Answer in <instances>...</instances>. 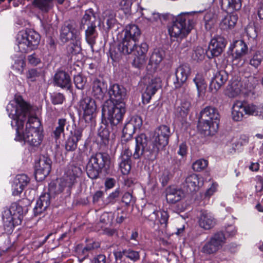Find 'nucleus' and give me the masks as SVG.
Wrapping results in <instances>:
<instances>
[{"label":"nucleus","mask_w":263,"mask_h":263,"mask_svg":"<svg viewBox=\"0 0 263 263\" xmlns=\"http://www.w3.org/2000/svg\"><path fill=\"white\" fill-rule=\"evenodd\" d=\"M29 109V105L20 96L15 98V100L7 107L9 117L13 120L11 125L13 126L14 124L16 126L15 140L24 141L30 145L37 146L41 144L43 138L42 133L39 129L41 125L39 119L36 117L29 116L25 132L23 130Z\"/></svg>","instance_id":"nucleus-1"},{"label":"nucleus","mask_w":263,"mask_h":263,"mask_svg":"<svg viewBox=\"0 0 263 263\" xmlns=\"http://www.w3.org/2000/svg\"><path fill=\"white\" fill-rule=\"evenodd\" d=\"M220 115L216 108L206 106L200 113L198 127L205 135H214L218 128Z\"/></svg>","instance_id":"nucleus-2"},{"label":"nucleus","mask_w":263,"mask_h":263,"mask_svg":"<svg viewBox=\"0 0 263 263\" xmlns=\"http://www.w3.org/2000/svg\"><path fill=\"white\" fill-rule=\"evenodd\" d=\"M125 102L119 103H113L112 101H106L102 106V115L106 117L112 126H117L123 120L126 112Z\"/></svg>","instance_id":"nucleus-3"},{"label":"nucleus","mask_w":263,"mask_h":263,"mask_svg":"<svg viewBox=\"0 0 263 263\" xmlns=\"http://www.w3.org/2000/svg\"><path fill=\"white\" fill-rule=\"evenodd\" d=\"M140 31L137 25H129L124 30V37L119 44L118 49L123 54H129L134 50V47L140 35Z\"/></svg>","instance_id":"nucleus-4"},{"label":"nucleus","mask_w":263,"mask_h":263,"mask_svg":"<svg viewBox=\"0 0 263 263\" xmlns=\"http://www.w3.org/2000/svg\"><path fill=\"white\" fill-rule=\"evenodd\" d=\"M23 213L22 206L16 202L12 203L9 209L3 212V220L6 231L11 232L16 226L21 223Z\"/></svg>","instance_id":"nucleus-5"},{"label":"nucleus","mask_w":263,"mask_h":263,"mask_svg":"<svg viewBox=\"0 0 263 263\" xmlns=\"http://www.w3.org/2000/svg\"><path fill=\"white\" fill-rule=\"evenodd\" d=\"M40 41V35L33 30L20 31L16 36L17 44L21 52L27 53L35 49Z\"/></svg>","instance_id":"nucleus-6"},{"label":"nucleus","mask_w":263,"mask_h":263,"mask_svg":"<svg viewBox=\"0 0 263 263\" xmlns=\"http://www.w3.org/2000/svg\"><path fill=\"white\" fill-rule=\"evenodd\" d=\"M194 22L185 15L177 17L172 25L168 28V32L171 37L182 39L190 32L193 28Z\"/></svg>","instance_id":"nucleus-7"},{"label":"nucleus","mask_w":263,"mask_h":263,"mask_svg":"<svg viewBox=\"0 0 263 263\" xmlns=\"http://www.w3.org/2000/svg\"><path fill=\"white\" fill-rule=\"evenodd\" d=\"M109 164L110 160L107 155L97 153L92 155L86 166L88 176L92 179L97 178L100 171L103 168L107 170Z\"/></svg>","instance_id":"nucleus-8"},{"label":"nucleus","mask_w":263,"mask_h":263,"mask_svg":"<svg viewBox=\"0 0 263 263\" xmlns=\"http://www.w3.org/2000/svg\"><path fill=\"white\" fill-rule=\"evenodd\" d=\"M82 173L81 168L78 166L71 165L67 170L64 176L61 179L59 184V189L55 191L59 194L62 192L65 189L69 191L74 183L76 180Z\"/></svg>","instance_id":"nucleus-9"},{"label":"nucleus","mask_w":263,"mask_h":263,"mask_svg":"<svg viewBox=\"0 0 263 263\" xmlns=\"http://www.w3.org/2000/svg\"><path fill=\"white\" fill-rule=\"evenodd\" d=\"M136 147L133 157L135 159H139L145 152L149 153H157L154 143L151 142L144 134H141L136 138Z\"/></svg>","instance_id":"nucleus-10"},{"label":"nucleus","mask_w":263,"mask_h":263,"mask_svg":"<svg viewBox=\"0 0 263 263\" xmlns=\"http://www.w3.org/2000/svg\"><path fill=\"white\" fill-rule=\"evenodd\" d=\"M226 237L222 232L214 233L203 246L201 251L208 254L216 253L226 243Z\"/></svg>","instance_id":"nucleus-11"},{"label":"nucleus","mask_w":263,"mask_h":263,"mask_svg":"<svg viewBox=\"0 0 263 263\" xmlns=\"http://www.w3.org/2000/svg\"><path fill=\"white\" fill-rule=\"evenodd\" d=\"M79 107L83 111V118L86 122H91L96 116L97 105L89 97L83 98L79 102Z\"/></svg>","instance_id":"nucleus-12"},{"label":"nucleus","mask_w":263,"mask_h":263,"mask_svg":"<svg viewBox=\"0 0 263 263\" xmlns=\"http://www.w3.org/2000/svg\"><path fill=\"white\" fill-rule=\"evenodd\" d=\"M170 135V129L166 125H161L156 129L153 138L154 143L157 152L163 149L168 144Z\"/></svg>","instance_id":"nucleus-13"},{"label":"nucleus","mask_w":263,"mask_h":263,"mask_svg":"<svg viewBox=\"0 0 263 263\" xmlns=\"http://www.w3.org/2000/svg\"><path fill=\"white\" fill-rule=\"evenodd\" d=\"M51 161L47 157L40 158L37 166H36L35 177L36 180L41 181L48 175L51 171Z\"/></svg>","instance_id":"nucleus-14"},{"label":"nucleus","mask_w":263,"mask_h":263,"mask_svg":"<svg viewBox=\"0 0 263 263\" xmlns=\"http://www.w3.org/2000/svg\"><path fill=\"white\" fill-rule=\"evenodd\" d=\"M61 38L63 42L69 40H79V32L76 29V25L73 22H67L62 26L61 31Z\"/></svg>","instance_id":"nucleus-15"},{"label":"nucleus","mask_w":263,"mask_h":263,"mask_svg":"<svg viewBox=\"0 0 263 263\" xmlns=\"http://www.w3.org/2000/svg\"><path fill=\"white\" fill-rule=\"evenodd\" d=\"M132 152L128 146H125L118 159L119 166L121 173L123 175L128 174L131 169L130 157Z\"/></svg>","instance_id":"nucleus-16"},{"label":"nucleus","mask_w":263,"mask_h":263,"mask_svg":"<svg viewBox=\"0 0 263 263\" xmlns=\"http://www.w3.org/2000/svg\"><path fill=\"white\" fill-rule=\"evenodd\" d=\"M148 45L145 43H142L140 46L134 47V52L135 57L133 60V65L137 68L141 67L146 62V54L148 51Z\"/></svg>","instance_id":"nucleus-17"},{"label":"nucleus","mask_w":263,"mask_h":263,"mask_svg":"<svg viewBox=\"0 0 263 263\" xmlns=\"http://www.w3.org/2000/svg\"><path fill=\"white\" fill-rule=\"evenodd\" d=\"M191 74V68L187 64H184L178 67L176 70V81L174 84L176 88L181 87L186 81Z\"/></svg>","instance_id":"nucleus-18"},{"label":"nucleus","mask_w":263,"mask_h":263,"mask_svg":"<svg viewBox=\"0 0 263 263\" xmlns=\"http://www.w3.org/2000/svg\"><path fill=\"white\" fill-rule=\"evenodd\" d=\"M108 94L110 99L107 101H112L113 103H119L121 102H125L126 91L122 86L114 84L109 87Z\"/></svg>","instance_id":"nucleus-19"},{"label":"nucleus","mask_w":263,"mask_h":263,"mask_svg":"<svg viewBox=\"0 0 263 263\" xmlns=\"http://www.w3.org/2000/svg\"><path fill=\"white\" fill-rule=\"evenodd\" d=\"M226 45V41L224 37L216 35L211 39L208 49L212 57H217L222 52Z\"/></svg>","instance_id":"nucleus-20"},{"label":"nucleus","mask_w":263,"mask_h":263,"mask_svg":"<svg viewBox=\"0 0 263 263\" xmlns=\"http://www.w3.org/2000/svg\"><path fill=\"white\" fill-rule=\"evenodd\" d=\"M198 222L200 228L208 230L215 226L216 220L211 212L201 210L198 216Z\"/></svg>","instance_id":"nucleus-21"},{"label":"nucleus","mask_w":263,"mask_h":263,"mask_svg":"<svg viewBox=\"0 0 263 263\" xmlns=\"http://www.w3.org/2000/svg\"><path fill=\"white\" fill-rule=\"evenodd\" d=\"M161 79L158 77L153 78L148 81L146 89L142 94V99L144 102L147 103L149 102L152 96L161 87Z\"/></svg>","instance_id":"nucleus-22"},{"label":"nucleus","mask_w":263,"mask_h":263,"mask_svg":"<svg viewBox=\"0 0 263 263\" xmlns=\"http://www.w3.org/2000/svg\"><path fill=\"white\" fill-rule=\"evenodd\" d=\"M228 73L224 70L217 72L212 79L209 89L212 93H216L227 82Z\"/></svg>","instance_id":"nucleus-23"},{"label":"nucleus","mask_w":263,"mask_h":263,"mask_svg":"<svg viewBox=\"0 0 263 263\" xmlns=\"http://www.w3.org/2000/svg\"><path fill=\"white\" fill-rule=\"evenodd\" d=\"M203 184V181L201 177L195 174L189 175L185 179L184 187L187 192H196L200 187Z\"/></svg>","instance_id":"nucleus-24"},{"label":"nucleus","mask_w":263,"mask_h":263,"mask_svg":"<svg viewBox=\"0 0 263 263\" xmlns=\"http://www.w3.org/2000/svg\"><path fill=\"white\" fill-rule=\"evenodd\" d=\"M83 128H76L71 132V135L67 139L65 143V148L67 151H73L77 148V143L82 137Z\"/></svg>","instance_id":"nucleus-25"},{"label":"nucleus","mask_w":263,"mask_h":263,"mask_svg":"<svg viewBox=\"0 0 263 263\" xmlns=\"http://www.w3.org/2000/svg\"><path fill=\"white\" fill-rule=\"evenodd\" d=\"M29 182V178L25 174L17 175L12 185V194L14 196L20 195Z\"/></svg>","instance_id":"nucleus-26"},{"label":"nucleus","mask_w":263,"mask_h":263,"mask_svg":"<svg viewBox=\"0 0 263 263\" xmlns=\"http://www.w3.org/2000/svg\"><path fill=\"white\" fill-rule=\"evenodd\" d=\"M50 204V197L48 193L41 195L37 200L36 205L33 209L35 215H38L44 212Z\"/></svg>","instance_id":"nucleus-27"},{"label":"nucleus","mask_w":263,"mask_h":263,"mask_svg":"<svg viewBox=\"0 0 263 263\" xmlns=\"http://www.w3.org/2000/svg\"><path fill=\"white\" fill-rule=\"evenodd\" d=\"M114 219V215L111 212L103 213L100 218V227L103 229L104 233L108 235H112L115 231L109 229L108 226L111 225Z\"/></svg>","instance_id":"nucleus-28"},{"label":"nucleus","mask_w":263,"mask_h":263,"mask_svg":"<svg viewBox=\"0 0 263 263\" xmlns=\"http://www.w3.org/2000/svg\"><path fill=\"white\" fill-rule=\"evenodd\" d=\"M184 196V192L179 189L170 187L166 190V199L172 204L179 201Z\"/></svg>","instance_id":"nucleus-29"},{"label":"nucleus","mask_w":263,"mask_h":263,"mask_svg":"<svg viewBox=\"0 0 263 263\" xmlns=\"http://www.w3.org/2000/svg\"><path fill=\"white\" fill-rule=\"evenodd\" d=\"M54 82L57 86L69 89L71 86V80L68 74L65 71L57 72L54 76Z\"/></svg>","instance_id":"nucleus-30"},{"label":"nucleus","mask_w":263,"mask_h":263,"mask_svg":"<svg viewBox=\"0 0 263 263\" xmlns=\"http://www.w3.org/2000/svg\"><path fill=\"white\" fill-rule=\"evenodd\" d=\"M107 89V85L103 81L97 79L94 80L92 83V94L95 97L101 100L104 96V93Z\"/></svg>","instance_id":"nucleus-31"},{"label":"nucleus","mask_w":263,"mask_h":263,"mask_svg":"<svg viewBox=\"0 0 263 263\" xmlns=\"http://www.w3.org/2000/svg\"><path fill=\"white\" fill-rule=\"evenodd\" d=\"M245 114V104L240 101H235L232 109V119L236 121H241Z\"/></svg>","instance_id":"nucleus-32"},{"label":"nucleus","mask_w":263,"mask_h":263,"mask_svg":"<svg viewBox=\"0 0 263 263\" xmlns=\"http://www.w3.org/2000/svg\"><path fill=\"white\" fill-rule=\"evenodd\" d=\"M157 220L163 227H166L168 219V214L167 211L164 210L155 211L149 216L148 219L151 221Z\"/></svg>","instance_id":"nucleus-33"},{"label":"nucleus","mask_w":263,"mask_h":263,"mask_svg":"<svg viewBox=\"0 0 263 263\" xmlns=\"http://www.w3.org/2000/svg\"><path fill=\"white\" fill-rule=\"evenodd\" d=\"M237 20L238 16L236 14H228L221 20L220 27L224 30L232 29L235 26Z\"/></svg>","instance_id":"nucleus-34"},{"label":"nucleus","mask_w":263,"mask_h":263,"mask_svg":"<svg viewBox=\"0 0 263 263\" xmlns=\"http://www.w3.org/2000/svg\"><path fill=\"white\" fill-rule=\"evenodd\" d=\"M248 51V47L241 40L236 41L234 44L233 57L239 59L245 55Z\"/></svg>","instance_id":"nucleus-35"},{"label":"nucleus","mask_w":263,"mask_h":263,"mask_svg":"<svg viewBox=\"0 0 263 263\" xmlns=\"http://www.w3.org/2000/svg\"><path fill=\"white\" fill-rule=\"evenodd\" d=\"M164 56L165 52L163 49H155L151 55L149 64L156 68L162 62Z\"/></svg>","instance_id":"nucleus-36"},{"label":"nucleus","mask_w":263,"mask_h":263,"mask_svg":"<svg viewBox=\"0 0 263 263\" xmlns=\"http://www.w3.org/2000/svg\"><path fill=\"white\" fill-rule=\"evenodd\" d=\"M32 5L42 12L47 13L53 6V0H33Z\"/></svg>","instance_id":"nucleus-37"},{"label":"nucleus","mask_w":263,"mask_h":263,"mask_svg":"<svg viewBox=\"0 0 263 263\" xmlns=\"http://www.w3.org/2000/svg\"><path fill=\"white\" fill-rule=\"evenodd\" d=\"M221 7L229 12L238 11L241 7V0H221Z\"/></svg>","instance_id":"nucleus-38"},{"label":"nucleus","mask_w":263,"mask_h":263,"mask_svg":"<svg viewBox=\"0 0 263 263\" xmlns=\"http://www.w3.org/2000/svg\"><path fill=\"white\" fill-rule=\"evenodd\" d=\"M96 25L95 23H91L88 26L85 31V37L87 43L92 47L96 43V39L97 36V32L96 30Z\"/></svg>","instance_id":"nucleus-39"},{"label":"nucleus","mask_w":263,"mask_h":263,"mask_svg":"<svg viewBox=\"0 0 263 263\" xmlns=\"http://www.w3.org/2000/svg\"><path fill=\"white\" fill-rule=\"evenodd\" d=\"M194 82L196 84L198 90V96L201 97L204 96L206 91V84L203 76L201 74H197L194 79Z\"/></svg>","instance_id":"nucleus-40"},{"label":"nucleus","mask_w":263,"mask_h":263,"mask_svg":"<svg viewBox=\"0 0 263 263\" xmlns=\"http://www.w3.org/2000/svg\"><path fill=\"white\" fill-rule=\"evenodd\" d=\"M78 41H73L72 44L69 45L67 48L69 62H72L76 60L77 54L79 53L80 48L78 44Z\"/></svg>","instance_id":"nucleus-41"},{"label":"nucleus","mask_w":263,"mask_h":263,"mask_svg":"<svg viewBox=\"0 0 263 263\" xmlns=\"http://www.w3.org/2000/svg\"><path fill=\"white\" fill-rule=\"evenodd\" d=\"M102 17L104 21H106V24L108 29L112 28L116 23V20L115 17V15L112 12L109 10L104 11L102 14Z\"/></svg>","instance_id":"nucleus-42"},{"label":"nucleus","mask_w":263,"mask_h":263,"mask_svg":"<svg viewBox=\"0 0 263 263\" xmlns=\"http://www.w3.org/2000/svg\"><path fill=\"white\" fill-rule=\"evenodd\" d=\"M263 61V51L256 52L250 58L249 64L255 68H257Z\"/></svg>","instance_id":"nucleus-43"},{"label":"nucleus","mask_w":263,"mask_h":263,"mask_svg":"<svg viewBox=\"0 0 263 263\" xmlns=\"http://www.w3.org/2000/svg\"><path fill=\"white\" fill-rule=\"evenodd\" d=\"M191 107V101L189 99H183L178 110L179 115L182 117L186 116Z\"/></svg>","instance_id":"nucleus-44"},{"label":"nucleus","mask_w":263,"mask_h":263,"mask_svg":"<svg viewBox=\"0 0 263 263\" xmlns=\"http://www.w3.org/2000/svg\"><path fill=\"white\" fill-rule=\"evenodd\" d=\"M66 120L64 118L59 119L58 120V125L55 127L53 131L54 136L56 139H59L61 134L64 133V127L66 125Z\"/></svg>","instance_id":"nucleus-45"},{"label":"nucleus","mask_w":263,"mask_h":263,"mask_svg":"<svg viewBox=\"0 0 263 263\" xmlns=\"http://www.w3.org/2000/svg\"><path fill=\"white\" fill-rule=\"evenodd\" d=\"M136 130V128L129 122H128L125 124L122 130L123 136L126 137L127 139H130Z\"/></svg>","instance_id":"nucleus-46"},{"label":"nucleus","mask_w":263,"mask_h":263,"mask_svg":"<svg viewBox=\"0 0 263 263\" xmlns=\"http://www.w3.org/2000/svg\"><path fill=\"white\" fill-rule=\"evenodd\" d=\"M95 16L92 11L87 10L82 19L81 23L83 25H87L89 26L91 23H95Z\"/></svg>","instance_id":"nucleus-47"},{"label":"nucleus","mask_w":263,"mask_h":263,"mask_svg":"<svg viewBox=\"0 0 263 263\" xmlns=\"http://www.w3.org/2000/svg\"><path fill=\"white\" fill-rule=\"evenodd\" d=\"M25 66L26 63L24 58L23 57H20L15 61L12 67L18 73L22 74L24 71Z\"/></svg>","instance_id":"nucleus-48"},{"label":"nucleus","mask_w":263,"mask_h":263,"mask_svg":"<svg viewBox=\"0 0 263 263\" xmlns=\"http://www.w3.org/2000/svg\"><path fill=\"white\" fill-rule=\"evenodd\" d=\"M208 162L204 159H199L193 163V169L196 172H200L208 166Z\"/></svg>","instance_id":"nucleus-49"},{"label":"nucleus","mask_w":263,"mask_h":263,"mask_svg":"<svg viewBox=\"0 0 263 263\" xmlns=\"http://www.w3.org/2000/svg\"><path fill=\"white\" fill-rule=\"evenodd\" d=\"M76 87L79 89H83L86 83V79L80 74L75 76L73 78Z\"/></svg>","instance_id":"nucleus-50"},{"label":"nucleus","mask_w":263,"mask_h":263,"mask_svg":"<svg viewBox=\"0 0 263 263\" xmlns=\"http://www.w3.org/2000/svg\"><path fill=\"white\" fill-rule=\"evenodd\" d=\"M245 114L257 116L258 106L253 104H245Z\"/></svg>","instance_id":"nucleus-51"},{"label":"nucleus","mask_w":263,"mask_h":263,"mask_svg":"<svg viewBox=\"0 0 263 263\" xmlns=\"http://www.w3.org/2000/svg\"><path fill=\"white\" fill-rule=\"evenodd\" d=\"M231 89L233 92V96H237L241 91V83L237 81H233L231 85Z\"/></svg>","instance_id":"nucleus-52"},{"label":"nucleus","mask_w":263,"mask_h":263,"mask_svg":"<svg viewBox=\"0 0 263 263\" xmlns=\"http://www.w3.org/2000/svg\"><path fill=\"white\" fill-rule=\"evenodd\" d=\"M125 256L134 261L138 260L140 257L139 252L131 249L125 250Z\"/></svg>","instance_id":"nucleus-53"},{"label":"nucleus","mask_w":263,"mask_h":263,"mask_svg":"<svg viewBox=\"0 0 263 263\" xmlns=\"http://www.w3.org/2000/svg\"><path fill=\"white\" fill-rule=\"evenodd\" d=\"M132 3L130 0H120L119 2L120 8L125 13L129 12Z\"/></svg>","instance_id":"nucleus-54"},{"label":"nucleus","mask_w":263,"mask_h":263,"mask_svg":"<svg viewBox=\"0 0 263 263\" xmlns=\"http://www.w3.org/2000/svg\"><path fill=\"white\" fill-rule=\"evenodd\" d=\"M193 58L197 61H201L204 58V52L201 47L197 48L193 54Z\"/></svg>","instance_id":"nucleus-55"},{"label":"nucleus","mask_w":263,"mask_h":263,"mask_svg":"<svg viewBox=\"0 0 263 263\" xmlns=\"http://www.w3.org/2000/svg\"><path fill=\"white\" fill-rule=\"evenodd\" d=\"M136 129H139L142 125V118L138 116L133 117L129 121Z\"/></svg>","instance_id":"nucleus-56"},{"label":"nucleus","mask_w":263,"mask_h":263,"mask_svg":"<svg viewBox=\"0 0 263 263\" xmlns=\"http://www.w3.org/2000/svg\"><path fill=\"white\" fill-rule=\"evenodd\" d=\"M64 100V96L60 93H55L51 96L52 103L54 105L62 104Z\"/></svg>","instance_id":"nucleus-57"},{"label":"nucleus","mask_w":263,"mask_h":263,"mask_svg":"<svg viewBox=\"0 0 263 263\" xmlns=\"http://www.w3.org/2000/svg\"><path fill=\"white\" fill-rule=\"evenodd\" d=\"M27 60L30 64L34 66L37 65L41 62L40 58L35 53L28 55Z\"/></svg>","instance_id":"nucleus-58"},{"label":"nucleus","mask_w":263,"mask_h":263,"mask_svg":"<svg viewBox=\"0 0 263 263\" xmlns=\"http://www.w3.org/2000/svg\"><path fill=\"white\" fill-rule=\"evenodd\" d=\"M39 76V73L35 69H30L27 73V78L32 82L35 81Z\"/></svg>","instance_id":"nucleus-59"},{"label":"nucleus","mask_w":263,"mask_h":263,"mask_svg":"<svg viewBox=\"0 0 263 263\" xmlns=\"http://www.w3.org/2000/svg\"><path fill=\"white\" fill-rule=\"evenodd\" d=\"M246 33L249 38L254 40L256 38L257 34L254 27L249 26L246 29Z\"/></svg>","instance_id":"nucleus-60"},{"label":"nucleus","mask_w":263,"mask_h":263,"mask_svg":"<svg viewBox=\"0 0 263 263\" xmlns=\"http://www.w3.org/2000/svg\"><path fill=\"white\" fill-rule=\"evenodd\" d=\"M170 173L168 171L164 170L161 174L160 180L163 186L165 185L170 179Z\"/></svg>","instance_id":"nucleus-61"},{"label":"nucleus","mask_w":263,"mask_h":263,"mask_svg":"<svg viewBox=\"0 0 263 263\" xmlns=\"http://www.w3.org/2000/svg\"><path fill=\"white\" fill-rule=\"evenodd\" d=\"M248 83L247 84L248 89H251L254 88V86L257 84L258 80L256 78L253 76H250L248 78Z\"/></svg>","instance_id":"nucleus-62"},{"label":"nucleus","mask_w":263,"mask_h":263,"mask_svg":"<svg viewBox=\"0 0 263 263\" xmlns=\"http://www.w3.org/2000/svg\"><path fill=\"white\" fill-rule=\"evenodd\" d=\"M119 196V191L118 190H116L115 192H112L110 194L108 197V202L106 204L108 203H114L116 198H117Z\"/></svg>","instance_id":"nucleus-63"},{"label":"nucleus","mask_w":263,"mask_h":263,"mask_svg":"<svg viewBox=\"0 0 263 263\" xmlns=\"http://www.w3.org/2000/svg\"><path fill=\"white\" fill-rule=\"evenodd\" d=\"M99 135L102 140H108L110 133L107 128H104L99 132Z\"/></svg>","instance_id":"nucleus-64"}]
</instances>
